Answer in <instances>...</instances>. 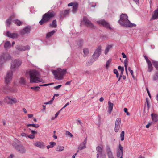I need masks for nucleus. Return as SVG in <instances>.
<instances>
[{
  "mask_svg": "<svg viewBox=\"0 0 158 158\" xmlns=\"http://www.w3.org/2000/svg\"><path fill=\"white\" fill-rule=\"evenodd\" d=\"M55 15V13L53 11H49L43 16L41 20L39 22L40 25H42L44 23L48 22Z\"/></svg>",
  "mask_w": 158,
  "mask_h": 158,
  "instance_id": "nucleus-4",
  "label": "nucleus"
},
{
  "mask_svg": "<svg viewBox=\"0 0 158 158\" xmlns=\"http://www.w3.org/2000/svg\"><path fill=\"white\" fill-rule=\"evenodd\" d=\"M11 45L9 41H6L4 44L5 48H8L10 47Z\"/></svg>",
  "mask_w": 158,
  "mask_h": 158,
  "instance_id": "nucleus-34",
  "label": "nucleus"
},
{
  "mask_svg": "<svg viewBox=\"0 0 158 158\" xmlns=\"http://www.w3.org/2000/svg\"><path fill=\"white\" fill-rule=\"evenodd\" d=\"M83 21L85 22V25L87 27L93 28L94 26L92 23L86 17H84L83 18Z\"/></svg>",
  "mask_w": 158,
  "mask_h": 158,
  "instance_id": "nucleus-16",
  "label": "nucleus"
},
{
  "mask_svg": "<svg viewBox=\"0 0 158 158\" xmlns=\"http://www.w3.org/2000/svg\"><path fill=\"white\" fill-rule=\"evenodd\" d=\"M104 100V98L103 97H101L99 99V101L100 102H102Z\"/></svg>",
  "mask_w": 158,
  "mask_h": 158,
  "instance_id": "nucleus-63",
  "label": "nucleus"
},
{
  "mask_svg": "<svg viewBox=\"0 0 158 158\" xmlns=\"http://www.w3.org/2000/svg\"><path fill=\"white\" fill-rule=\"evenodd\" d=\"M69 102L67 103L65 106L60 110H61L62 109L64 108H65L68 105H69Z\"/></svg>",
  "mask_w": 158,
  "mask_h": 158,
  "instance_id": "nucleus-56",
  "label": "nucleus"
},
{
  "mask_svg": "<svg viewBox=\"0 0 158 158\" xmlns=\"http://www.w3.org/2000/svg\"><path fill=\"white\" fill-rule=\"evenodd\" d=\"M61 86L62 85H60L58 86H55L54 88L55 89L58 90L61 87Z\"/></svg>",
  "mask_w": 158,
  "mask_h": 158,
  "instance_id": "nucleus-47",
  "label": "nucleus"
},
{
  "mask_svg": "<svg viewBox=\"0 0 158 158\" xmlns=\"http://www.w3.org/2000/svg\"><path fill=\"white\" fill-rule=\"evenodd\" d=\"M66 135H68L71 137H72L73 136V135L72 134L68 131H66Z\"/></svg>",
  "mask_w": 158,
  "mask_h": 158,
  "instance_id": "nucleus-48",
  "label": "nucleus"
},
{
  "mask_svg": "<svg viewBox=\"0 0 158 158\" xmlns=\"http://www.w3.org/2000/svg\"><path fill=\"white\" fill-rule=\"evenodd\" d=\"M118 69L119 70L121 71H124V68L121 67V66H119L118 67Z\"/></svg>",
  "mask_w": 158,
  "mask_h": 158,
  "instance_id": "nucleus-50",
  "label": "nucleus"
},
{
  "mask_svg": "<svg viewBox=\"0 0 158 158\" xmlns=\"http://www.w3.org/2000/svg\"><path fill=\"white\" fill-rule=\"evenodd\" d=\"M97 23L100 25L102 26L103 27L109 29H111V28L110 27L109 24L104 20H102L98 21Z\"/></svg>",
  "mask_w": 158,
  "mask_h": 158,
  "instance_id": "nucleus-14",
  "label": "nucleus"
},
{
  "mask_svg": "<svg viewBox=\"0 0 158 158\" xmlns=\"http://www.w3.org/2000/svg\"><path fill=\"white\" fill-rule=\"evenodd\" d=\"M27 137H28L31 139H33L35 138V135L34 134H31L28 135H27Z\"/></svg>",
  "mask_w": 158,
  "mask_h": 158,
  "instance_id": "nucleus-44",
  "label": "nucleus"
},
{
  "mask_svg": "<svg viewBox=\"0 0 158 158\" xmlns=\"http://www.w3.org/2000/svg\"><path fill=\"white\" fill-rule=\"evenodd\" d=\"M148 64V71L151 72L153 69V67L152 66V63L151 61H149V63H147Z\"/></svg>",
  "mask_w": 158,
  "mask_h": 158,
  "instance_id": "nucleus-25",
  "label": "nucleus"
},
{
  "mask_svg": "<svg viewBox=\"0 0 158 158\" xmlns=\"http://www.w3.org/2000/svg\"><path fill=\"white\" fill-rule=\"evenodd\" d=\"M106 152L108 158H114L111 149L108 145L106 146Z\"/></svg>",
  "mask_w": 158,
  "mask_h": 158,
  "instance_id": "nucleus-15",
  "label": "nucleus"
},
{
  "mask_svg": "<svg viewBox=\"0 0 158 158\" xmlns=\"http://www.w3.org/2000/svg\"><path fill=\"white\" fill-rule=\"evenodd\" d=\"M31 132L32 134H34V135H35V134H36L37 133V131H33V130H31Z\"/></svg>",
  "mask_w": 158,
  "mask_h": 158,
  "instance_id": "nucleus-54",
  "label": "nucleus"
},
{
  "mask_svg": "<svg viewBox=\"0 0 158 158\" xmlns=\"http://www.w3.org/2000/svg\"><path fill=\"white\" fill-rule=\"evenodd\" d=\"M146 90H147V93H148L149 97L151 98V94L149 92V91L148 90V89L147 88L146 89Z\"/></svg>",
  "mask_w": 158,
  "mask_h": 158,
  "instance_id": "nucleus-58",
  "label": "nucleus"
},
{
  "mask_svg": "<svg viewBox=\"0 0 158 158\" xmlns=\"http://www.w3.org/2000/svg\"><path fill=\"white\" fill-rule=\"evenodd\" d=\"M13 22L15 24H17L18 26H20L22 24V22L18 19L14 20H13Z\"/></svg>",
  "mask_w": 158,
  "mask_h": 158,
  "instance_id": "nucleus-33",
  "label": "nucleus"
},
{
  "mask_svg": "<svg viewBox=\"0 0 158 158\" xmlns=\"http://www.w3.org/2000/svg\"><path fill=\"white\" fill-rule=\"evenodd\" d=\"M56 20H53L52 24H50V27L53 28L56 27Z\"/></svg>",
  "mask_w": 158,
  "mask_h": 158,
  "instance_id": "nucleus-29",
  "label": "nucleus"
},
{
  "mask_svg": "<svg viewBox=\"0 0 158 158\" xmlns=\"http://www.w3.org/2000/svg\"><path fill=\"white\" fill-rule=\"evenodd\" d=\"M152 119V121L156 122L158 120V116L156 114H151Z\"/></svg>",
  "mask_w": 158,
  "mask_h": 158,
  "instance_id": "nucleus-23",
  "label": "nucleus"
},
{
  "mask_svg": "<svg viewBox=\"0 0 158 158\" xmlns=\"http://www.w3.org/2000/svg\"><path fill=\"white\" fill-rule=\"evenodd\" d=\"M146 101L147 106L148 108H149V103H148V101L147 99H146Z\"/></svg>",
  "mask_w": 158,
  "mask_h": 158,
  "instance_id": "nucleus-62",
  "label": "nucleus"
},
{
  "mask_svg": "<svg viewBox=\"0 0 158 158\" xmlns=\"http://www.w3.org/2000/svg\"><path fill=\"white\" fill-rule=\"evenodd\" d=\"M10 56L7 53L2 54L0 58V64H3L6 61L10 60Z\"/></svg>",
  "mask_w": 158,
  "mask_h": 158,
  "instance_id": "nucleus-9",
  "label": "nucleus"
},
{
  "mask_svg": "<svg viewBox=\"0 0 158 158\" xmlns=\"http://www.w3.org/2000/svg\"><path fill=\"white\" fill-rule=\"evenodd\" d=\"M145 57V59L146 61V62H147V63H149V61H150L148 59V58L147 57V56H144Z\"/></svg>",
  "mask_w": 158,
  "mask_h": 158,
  "instance_id": "nucleus-57",
  "label": "nucleus"
},
{
  "mask_svg": "<svg viewBox=\"0 0 158 158\" xmlns=\"http://www.w3.org/2000/svg\"><path fill=\"white\" fill-rule=\"evenodd\" d=\"M122 56H123V58H126V55H125V54H124V53H123V52H122Z\"/></svg>",
  "mask_w": 158,
  "mask_h": 158,
  "instance_id": "nucleus-60",
  "label": "nucleus"
},
{
  "mask_svg": "<svg viewBox=\"0 0 158 158\" xmlns=\"http://www.w3.org/2000/svg\"><path fill=\"white\" fill-rule=\"evenodd\" d=\"M52 72L55 79L61 80L63 79L64 75L66 73V69L58 68L56 70H52Z\"/></svg>",
  "mask_w": 158,
  "mask_h": 158,
  "instance_id": "nucleus-3",
  "label": "nucleus"
},
{
  "mask_svg": "<svg viewBox=\"0 0 158 158\" xmlns=\"http://www.w3.org/2000/svg\"><path fill=\"white\" fill-rule=\"evenodd\" d=\"M114 73L116 74L117 77L118 78L119 77V73L118 70L116 69H114Z\"/></svg>",
  "mask_w": 158,
  "mask_h": 158,
  "instance_id": "nucleus-43",
  "label": "nucleus"
},
{
  "mask_svg": "<svg viewBox=\"0 0 158 158\" xmlns=\"http://www.w3.org/2000/svg\"><path fill=\"white\" fill-rule=\"evenodd\" d=\"M153 64L157 69H158V62L157 61H153Z\"/></svg>",
  "mask_w": 158,
  "mask_h": 158,
  "instance_id": "nucleus-38",
  "label": "nucleus"
},
{
  "mask_svg": "<svg viewBox=\"0 0 158 158\" xmlns=\"http://www.w3.org/2000/svg\"><path fill=\"white\" fill-rule=\"evenodd\" d=\"M153 80H158V73H157L153 77Z\"/></svg>",
  "mask_w": 158,
  "mask_h": 158,
  "instance_id": "nucleus-45",
  "label": "nucleus"
},
{
  "mask_svg": "<svg viewBox=\"0 0 158 158\" xmlns=\"http://www.w3.org/2000/svg\"><path fill=\"white\" fill-rule=\"evenodd\" d=\"M27 73L30 76V83H44L43 79L40 77V74L38 71L35 70H30Z\"/></svg>",
  "mask_w": 158,
  "mask_h": 158,
  "instance_id": "nucleus-1",
  "label": "nucleus"
},
{
  "mask_svg": "<svg viewBox=\"0 0 158 158\" xmlns=\"http://www.w3.org/2000/svg\"><path fill=\"white\" fill-rule=\"evenodd\" d=\"M101 53V47L99 46L95 51L93 56L94 59L96 60L98 58Z\"/></svg>",
  "mask_w": 158,
  "mask_h": 158,
  "instance_id": "nucleus-11",
  "label": "nucleus"
},
{
  "mask_svg": "<svg viewBox=\"0 0 158 158\" xmlns=\"http://www.w3.org/2000/svg\"><path fill=\"white\" fill-rule=\"evenodd\" d=\"M21 135L22 136L25 137H27V134L25 133H22L21 134Z\"/></svg>",
  "mask_w": 158,
  "mask_h": 158,
  "instance_id": "nucleus-51",
  "label": "nucleus"
},
{
  "mask_svg": "<svg viewBox=\"0 0 158 158\" xmlns=\"http://www.w3.org/2000/svg\"><path fill=\"white\" fill-rule=\"evenodd\" d=\"M13 72L12 70H10L7 72V73L5 77V83L8 84L12 81L13 78Z\"/></svg>",
  "mask_w": 158,
  "mask_h": 158,
  "instance_id": "nucleus-8",
  "label": "nucleus"
},
{
  "mask_svg": "<svg viewBox=\"0 0 158 158\" xmlns=\"http://www.w3.org/2000/svg\"><path fill=\"white\" fill-rule=\"evenodd\" d=\"M121 123V118H117L115 123L114 131L115 132H117L119 131L120 128Z\"/></svg>",
  "mask_w": 158,
  "mask_h": 158,
  "instance_id": "nucleus-13",
  "label": "nucleus"
},
{
  "mask_svg": "<svg viewBox=\"0 0 158 158\" xmlns=\"http://www.w3.org/2000/svg\"><path fill=\"white\" fill-rule=\"evenodd\" d=\"M102 152L101 155H100L99 153H98L97 155V158H102Z\"/></svg>",
  "mask_w": 158,
  "mask_h": 158,
  "instance_id": "nucleus-46",
  "label": "nucleus"
},
{
  "mask_svg": "<svg viewBox=\"0 0 158 158\" xmlns=\"http://www.w3.org/2000/svg\"><path fill=\"white\" fill-rule=\"evenodd\" d=\"M83 56L86 57L89 53V50L88 48H84L83 49Z\"/></svg>",
  "mask_w": 158,
  "mask_h": 158,
  "instance_id": "nucleus-28",
  "label": "nucleus"
},
{
  "mask_svg": "<svg viewBox=\"0 0 158 158\" xmlns=\"http://www.w3.org/2000/svg\"><path fill=\"white\" fill-rule=\"evenodd\" d=\"M112 61V60L111 59H109L108 60H107L106 63V64L105 66L106 69H108L110 66V65Z\"/></svg>",
  "mask_w": 158,
  "mask_h": 158,
  "instance_id": "nucleus-24",
  "label": "nucleus"
},
{
  "mask_svg": "<svg viewBox=\"0 0 158 158\" xmlns=\"http://www.w3.org/2000/svg\"><path fill=\"white\" fill-rule=\"evenodd\" d=\"M103 150V147L101 148V147L98 146L96 148V150L98 152V153H99L100 155L102 154V152Z\"/></svg>",
  "mask_w": 158,
  "mask_h": 158,
  "instance_id": "nucleus-32",
  "label": "nucleus"
},
{
  "mask_svg": "<svg viewBox=\"0 0 158 158\" xmlns=\"http://www.w3.org/2000/svg\"><path fill=\"white\" fill-rule=\"evenodd\" d=\"M69 12V10H64V11L62 12V14L63 15L65 16H66L67 15H68Z\"/></svg>",
  "mask_w": 158,
  "mask_h": 158,
  "instance_id": "nucleus-41",
  "label": "nucleus"
},
{
  "mask_svg": "<svg viewBox=\"0 0 158 158\" xmlns=\"http://www.w3.org/2000/svg\"><path fill=\"white\" fill-rule=\"evenodd\" d=\"M78 4L77 3H75L73 6V8L72 9V12L73 13H75L76 12L77 10V9Z\"/></svg>",
  "mask_w": 158,
  "mask_h": 158,
  "instance_id": "nucleus-27",
  "label": "nucleus"
},
{
  "mask_svg": "<svg viewBox=\"0 0 158 158\" xmlns=\"http://www.w3.org/2000/svg\"><path fill=\"white\" fill-rule=\"evenodd\" d=\"M125 133L124 131H122L120 134V139L122 141H123L124 139Z\"/></svg>",
  "mask_w": 158,
  "mask_h": 158,
  "instance_id": "nucleus-31",
  "label": "nucleus"
},
{
  "mask_svg": "<svg viewBox=\"0 0 158 158\" xmlns=\"http://www.w3.org/2000/svg\"><path fill=\"white\" fill-rule=\"evenodd\" d=\"M61 110H60V111H58L55 114V118H57L58 116V115L59 114V113H60V111Z\"/></svg>",
  "mask_w": 158,
  "mask_h": 158,
  "instance_id": "nucleus-53",
  "label": "nucleus"
},
{
  "mask_svg": "<svg viewBox=\"0 0 158 158\" xmlns=\"http://www.w3.org/2000/svg\"><path fill=\"white\" fill-rule=\"evenodd\" d=\"M27 126L28 127H29L30 126H32L36 128H37L39 127V125L38 124H27Z\"/></svg>",
  "mask_w": 158,
  "mask_h": 158,
  "instance_id": "nucleus-36",
  "label": "nucleus"
},
{
  "mask_svg": "<svg viewBox=\"0 0 158 158\" xmlns=\"http://www.w3.org/2000/svg\"><path fill=\"white\" fill-rule=\"evenodd\" d=\"M6 35L8 37L12 39L17 38L19 36V35L17 33H11L9 31L7 32Z\"/></svg>",
  "mask_w": 158,
  "mask_h": 158,
  "instance_id": "nucleus-18",
  "label": "nucleus"
},
{
  "mask_svg": "<svg viewBox=\"0 0 158 158\" xmlns=\"http://www.w3.org/2000/svg\"><path fill=\"white\" fill-rule=\"evenodd\" d=\"M86 140L85 139L79 146L78 149L79 150H82L86 148Z\"/></svg>",
  "mask_w": 158,
  "mask_h": 158,
  "instance_id": "nucleus-20",
  "label": "nucleus"
},
{
  "mask_svg": "<svg viewBox=\"0 0 158 158\" xmlns=\"http://www.w3.org/2000/svg\"><path fill=\"white\" fill-rule=\"evenodd\" d=\"M14 157V155L12 154H11L10 156H9L8 158H13Z\"/></svg>",
  "mask_w": 158,
  "mask_h": 158,
  "instance_id": "nucleus-64",
  "label": "nucleus"
},
{
  "mask_svg": "<svg viewBox=\"0 0 158 158\" xmlns=\"http://www.w3.org/2000/svg\"><path fill=\"white\" fill-rule=\"evenodd\" d=\"M74 4L73 3L71 2L70 3H69L68 4V6H73Z\"/></svg>",
  "mask_w": 158,
  "mask_h": 158,
  "instance_id": "nucleus-59",
  "label": "nucleus"
},
{
  "mask_svg": "<svg viewBox=\"0 0 158 158\" xmlns=\"http://www.w3.org/2000/svg\"><path fill=\"white\" fill-rule=\"evenodd\" d=\"M108 105V112L109 114H110L113 110L114 104L110 101H109Z\"/></svg>",
  "mask_w": 158,
  "mask_h": 158,
  "instance_id": "nucleus-21",
  "label": "nucleus"
},
{
  "mask_svg": "<svg viewBox=\"0 0 158 158\" xmlns=\"http://www.w3.org/2000/svg\"><path fill=\"white\" fill-rule=\"evenodd\" d=\"M51 146H52V148L56 145V143L53 142H51L49 143Z\"/></svg>",
  "mask_w": 158,
  "mask_h": 158,
  "instance_id": "nucleus-49",
  "label": "nucleus"
},
{
  "mask_svg": "<svg viewBox=\"0 0 158 158\" xmlns=\"http://www.w3.org/2000/svg\"><path fill=\"white\" fill-rule=\"evenodd\" d=\"M55 32V31L54 30L52 31L51 32H50L48 33L47 34L46 36L47 37L49 38Z\"/></svg>",
  "mask_w": 158,
  "mask_h": 158,
  "instance_id": "nucleus-35",
  "label": "nucleus"
},
{
  "mask_svg": "<svg viewBox=\"0 0 158 158\" xmlns=\"http://www.w3.org/2000/svg\"><path fill=\"white\" fill-rule=\"evenodd\" d=\"M30 88L31 89H33L35 91H37L39 90L40 87L39 86H35L31 87Z\"/></svg>",
  "mask_w": 158,
  "mask_h": 158,
  "instance_id": "nucleus-39",
  "label": "nucleus"
},
{
  "mask_svg": "<svg viewBox=\"0 0 158 158\" xmlns=\"http://www.w3.org/2000/svg\"><path fill=\"white\" fill-rule=\"evenodd\" d=\"M158 18V8L154 11V14L152 15L151 20L155 19Z\"/></svg>",
  "mask_w": 158,
  "mask_h": 158,
  "instance_id": "nucleus-22",
  "label": "nucleus"
},
{
  "mask_svg": "<svg viewBox=\"0 0 158 158\" xmlns=\"http://www.w3.org/2000/svg\"><path fill=\"white\" fill-rule=\"evenodd\" d=\"M64 150V148L63 146L58 145L57 146L56 150L57 151H62Z\"/></svg>",
  "mask_w": 158,
  "mask_h": 158,
  "instance_id": "nucleus-26",
  "label": "nucleus"
},
{
  "mask_svg": "<svg viewBox=\"0 0 158 158\" xmlns=\"http://www.w3.org/2000/svg\"><path fill=\"white\" fill-rule=\"evenodd\" d=\"M112 47V45H108L107 46L106 48L105 51V54L106 55L107 54L109 50Z\"/></svg>",
  "mask_w": 158,
  "mask_h": 158,
  "instance_id": "nucleus-30",
  "label": "nucleus"
},
{
  "mask_svg": "<svg viewBox=\"0 0 158 158\" xmlns=\"http://www.w3.org/2000/svg\"><path fill=\"white\" fill-rule=\"evenodd\" d=\"M127 16L125 14H122L120 16V19L118 23L122 26L128 27H132L136 26L134 23H131L128 20Z\"/></svg>",
  "mask_w": 158,
  "mask_h": 158,
  "instance_id": "nucleus-2",
  "label": "nucleus"
},
{
  "mask_svg": "<svg viewBox=\"0 0 158 158\" xmlns=\"http://www.w3.org/2000/svg\"><path fill=\"white\" fill-rule=\"evenodd\" d=\"M33 145L40 148L44 149L45 148V145L44 143L42 142L37 141L34 143Z\"/></svg>",
  "mask_w": 158,
  "mask_h": 158,
  "instance_id": "nucleus-17",
  "label": "nucleus"
},
{
  "mask_svg": "<svg viewBox=\"0 0 158 158\" xmlns=\"http://www.w3.org/2000/svg\"><path fill=\"white\" fill-rule=\"evenodd\" d=\"M19 83L22 84L24 85L25 83V80L23 77H21L19 81Z\"/></svg>",
  "mask_w": 158,
  "mask_h": 158,
  "instance_id": "nucleus-40",
  "label": "nucleus"
},
{
  "mask_svg": "<svg viewBox=\"0 0 158 158\" xmlns=\"http://www.w3.org/2000/svg\"><path fill=\"white\" fill-rule=\"evenodd\" d=\"M11 17H10L6 21V23L8 25H10L11 23V21L12 20Z\"/></svg>",
  "mask_w": 158,
  "mask_h": 158,
  "instance_id": "nucleus-42",
  "label": "nucleus"
},
{
  "mask_svg": "<svg viewBox=\"0 0 158 158\" xmlns=\"http://www.w3.org/2000/svg\"><path fill=\"white\" fill-rule=\"evenodd\" d=\"M152 123L151 122L149 123L146 126V128H149V127L152 125Z\"/></svg>",
  "mask_w": 158,
  "mask_h": 158,
  "instance_id": "nucleus-52",
  "label": "nucleus"
},
{
  "mask_svg": "<svg viewBox=\"0 0 158 158\" xmlns=\"http://www.w3.org/2000/svg\"><path fill=\"white\" fill-rule=\"evenodd\" d=\"M31 29L30 28L27 27L23 30L20 31V33L21 35H24L30 33Z\"/></svg>",
  "mask_w": 158,
  "mask_h": 158,
  "instance_id": "nucleus-19",
  "label": "nucleus"
},
{
  "mask_svg": "<svg viewBox=\"0 0 158 158\" xmlns=\"http://www.w3.org/2000/svg\"><path fill=\"white\" fill-rule=\"evenodd\" d=\"M52 101H49L48 102H45L44 103V104H46V105H47V104H52Z\"/></svg>",
  "mask_w": 158,
  "mask_h": 158,
  "instance_id": "nucleus-55",
  "label": "nucleus"
},
{
  "mask_svg": "<svg viewBox=\"0 0 158 158\" xmlns=\"http://www.w3.org/2000/svg\"><path fill=\"white\" fill-rule=\"evenodd\" d=\"M12 145L19 153L21 154H24L26 153V150L25 148L23 145H17L15 143H13Z\"/></svg>",
  "mask_w": 158,
  "mask_h": 158,
  "instance_id": "nucleus-7",
  "label": "nucleus"
},
{
  "mask_svg": "<svg viewBox=\"0 0 158 158\" xmlns=\"http://www.w3.org/2000/svg\"><path fill=\"white\" fill-rule=\"evenodd\" d=\"M27 116L29 118H30L33 116V115L32 114H28Z\"/></svg>",
  "mask_w": 158,
  "mask_h": 158,
  "instance_id": "nucleus-61",
  "label": "nucleus"
},
{
  "mask_svg": "<svg viewBox=\"0 0 158 158\" xmlns=\"http://www.w3.org/2000/svg\"><path fill=\"white\" fill-rule=\"evenodd\" d=\"M128 61L127 59H126L124 61V66L125 67V70L126 72L127 73V66Z\"/></svg>",
  "mask_w": 158,
  "mask_h": 158,
  "instance_id": "nucleus-37",
  "label": "nucleus"
},
{
  "mask_svg": "<svg viewBox=\"0 0 158 158\" xmlns=\"http://www.w3.org/2000/svg\"><path fill=\"white\" fill-rule=\"evenodd\" d=\"M123 148L120 144H119L118 146V147L117 149L116 152L117 157L123 158Z\"/></svg>",
  "mask_w": 158,
  "mask_h": 158,
  "instance_id": "nucleus-10",
  "label": "nucleus"
},
{
  "mask_svg": "<svg viewBox=\"0 0 158 158\" xmlns=\"http://www.w3.org/2000/svg\"><path fill=\"white\" fill-rule=\"evenodd\" d=\"M4 102L6 104L9 105H12L17 103V99L12 96H7L4 99Z\"/></svg>",
  "mask_w": 158,
  "mask_h": 158,
  "instance_id": "nucleus-5",
  "label": "nucleus"
},
{
  "mask_svg": "<svg viewBox=\"0 0 158 158\" xmlns=\"http://www.w3.org/2000/svg\"><path fill=\"white\" fill-rule=\"evenodd\" d=\"M21 64L22 61L19 59L13 60L11 63L10 69L14 71L19 67Z\"/></svg>",
  "mask_w": 158,
  "mask_h": 158,
  "instance_id": "nucleus-6",
  "label": "nucleus"
},
{
  "mask_svg": "<svg viewBox=\"0 0 158 158\" xmlns=\"http://www.w3.org/2000/svg\"><path fill=\"white\" fill-rule=\"evenodd\" d=\"M16 49L19 51H23L30 49V47L28 45L23 46L20 45H16Z\"/></svg>",
  "mask_w": 158,
  "mask_h": 158,
  "instance_id": "nucleus-12",
  "label": "nucleus"
}]
</instances>
